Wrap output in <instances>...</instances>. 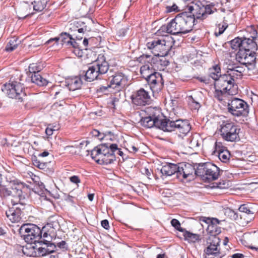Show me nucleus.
<instances>
[{
  "label": "nucleus",
  "instance_id": "nucleus-1",
  "mask_svg": "<svg viewBox=\"0 0 258 258\" xmlns=\"http://www.w3.org/2000/svg\"><path fill=\"white\" fill-rule=\"evenodd\" d=\"M140 123L143 126L147 128L155 126L164 132H172L177 130L183 134L188 133L191 128L190 124L187 120L181 119L176 120L175 122L158 123L157 121H156V119H153L148 116L143 117L140 120Z\"/></svg>",
  "mask_w": 258,
  "mask_h": 258
},
{
  "label": "nucleus",
  "instance_id": "nucleus-2",
  "mask_svg": "<svg viewBox=\"0 0 258 258\" xmlns=\"http://www.w3.org/2000/svg\"><path fill=\"white\" fill-rule=\"evenodd\" d=\"M115 150H117L116 144H102L91 151V156L97 163L107 165L115 160Z\"/></svg>",
  "mask_w": 258,
  "mask_h": 258
},
{
  "label": "nucleus",
  "instance_id": "nucleus-3",
  "mask_svg": "<svg viewBox=\"0 0 258 258\" xmlns=\"http://www.w3.org/2000/svg\"><path fill=\"white\" fill-rule=\"evenodd\" d=\"M2 90L9 98L22 102L26 97L24 85L21 78L10 80L2 87Z\"/></svg>",
  "mask_w": 258,
  "mask_h": 258
},
{
  "label": "nucleus",
  "instance_id": "nucleus-4",
  "mask_svg": "<svg viewBox=\"0 0 258 258\" xmlns=\"http://www.w3.org/2000/svg\"><path fill=\"white\" fill-rule=\"evenodd\" d=\"M109 69V64L103 55L99 56L93 64L89 67L83 76L87 82H92L99 79L100 75L106 73Z\"/></svg>",
  "mask_w": 258,
  "mask_h": 258
},
{
  "label": "nucleus",
  "instance_id": "nucleus-5",
  "mask_svg": "<svg viewBox=\"0 0 258 258\" xmlns=\"http://www.w3.org/2000/svg\"><path fill=\"white\" fill-rule=\"evenodd\" d=\"M24 188L23 183L17 179L10 180L7 186H0V197L3 198L11 197V200H18L20 202L25 199V196L23 194L22 189Z\"/></svg>",
  "mask_w": 258,
  "mask_h": 258
},
{
  "label": "nucleus",
  "instance_id": "nucleus-6",
  "mask_svg": "<svg viewBox=\"0 0 258 258\" xmlns=\"http://www.w3.org/2000/svg\"><path fill=\"white\" fill-rule=\"evenodd\" d=\"M196 172L197 175L201 176L205 182H210L217 180L222 170L212 163L206 162L199 164Z\"/></svg>",
  "mask_w": 258,
  "mask_h": 258
},
{
  "label": "nucleus",
  "instance_id": "nucleus-7",
  "mask_svg": "<svg viewBox=\"0 0 258 258\" xmlns=\"http://www.w3.org/2000/svg\"><path fill=\"white\" fill-rule=\"evenodd\" d=\"M173 44V39L168 38L167 39H154L148 42L146 46L155 56H166L172 47Z\"/></svg>",
  "mask_w": 258,
  "mask_h": 258
},
{
  "label": "nucleus",
  "instance_id": "nucleus-8",
  "mask_svg": "<svg viewBox=\"0 0 258 258\" xmlns=\"http://www.w3.org/2000/svg\"><path fill=\"white\" fill-rule=\"evenodd\" d=\"M240 128L234 122L223 121L220 125L219 131L222 139L226 141L234 142L240 140L239 134Z\"/></svg>",
  "mask_w": 258,
  "mask_h": 258
},
{
  "label": "nucleus",
  "instance_id": "nucleus-9",
  "mask_svg": "<svg viewBox=\"0 0 258 258\" xmlns=\"http://www.w3.org/2000/svg\"><path fill=\"white\" fill-rule=\"evenodd\" d=\"M19 232L28 244H35L42 237V231L37 225L32 224H23Z\"/></svg>",
  "mask_w": 258,
  "mask_h": 258
},
{
  "label": "nucleus",
  "instance_id": "nucleus-10",
  "mask_svg": "<svg viewBox=\"0 0 258 258\" xmlns=\"http://www.w3.org/2000/svg\"><path fill=\"white\" fill-rule=\"evenodd\" d=\"M235 79L234 76L224 74L215 82L214 87L222 88L229 95H234L238 93V86Z\"/></svg>",
  "mask_w": 258,
  "mask_h": 258
},
{
  "label": "nucleus",
  "instance_id": "nucleus-11",
  "mask_svg": "<svg viewBox=\"0 0 258 258\" xmlns=\"http://www.w3.org/2000/svg\"><path fill=\"white\" fill-rule=\"evenodd\" d=\"M228 110L234 116H245L248 113V105L244 100L234 97L228 103Z\"/></svg>",
  "mask_w": 258,
  "mask_h": 258
},
{
  "label": "nucleus",
  "instance_id": "nucleus-12",
  "mask_svg": "<svg viewBox=\"0 0 258 258\" xmlns=\"http://www.w3.org/2000/svg\"><path fill=\"white\" fill-rule=\"evenodd\" d=\"M220 242L219 237L215 236L209 238L207 246L204 249L205 258H222L220 249L218 248Z\"/></svg>",
  "mask_w": 258,
  "mask_h": 258
},
{
  "label": "nucleus",
  "instance_id": "nucleus-13",
  "mask_svg": "<svg viewBox=\"0 0 258 258\" xmlns=\"http://www.w3.org/2000/svg\"><path fill=\"white\" fill-rule=\"evenodd\" d=\"M255 54L254 52L239 50L236 54V60L248 70H252L255 67Z\"/></svg>",
  "mask_w": 258,
  "mask_h": 258
},
{
  "label": "nucleus",
  "instance_id": "nucleus-14",
  "mask_svg": "<svg viewBox=\"0 0 258 258\" xmlns=\"http://www.w3.org/2000/svg\"><path fill=\"white\" fill-rule=\"evenodd\" d=\"M176 16L182 33H187L192 30L195 22V16L194 14L185 12Z\"/></svg>",
  "mask_w": 258,
  "mask_h": 258
},
{
  "label": "nucleus",
  "instance_id": "nucleus-15",
  "mask_svg": "<svg viewBox=\"0 0 258 258\" xmlns=\"http://www.w3.org/2000/svg\"><path fill=\"white\" fill-rule=\"evenodd\" d=\"M197 169L189 163H180L178 164L177 178L179 179H187L190 180L197 175Z\"/></svg>",
  "mask_w": 258,
  "mask_h": 258
},
{
  "label": "nucleus",
  "instance_id": "nucleus-16",
  "mask_svg": "<svg viewBox=\"0 0 258 258\" xmlns=\"http://www.w3.org/2000/svg\"><path fill=\"white\" fill-rule=\"evenodd\" d=\"M110 86L112 89L119 92L124 89L127 86V78L121 72H116L109 78Z\"/></svg>",
  "mask_w": 258,
  "mask_h": 258
},
{
  "label": "nucleus",
  "instance_id": "nucleus-17",
  "mask_svg": "<svg viewBox=\"0 0 258 258\" xmlns=\"http://www.w3.org/2000/svg\"><path fill=\"white\" fill-rule=\"evenodd\" d=\"M146 80L153 93L159 92L163 87V80L159 72H156Z\"/></svg>",
  "mask_w": 258,
  "mask_h": 258
},
{
  "label": "nucleus",
  "instance_id": "nucleus-18",
  "mask_svg": "<svg viewBox=\"0 0 258 258\" xmlns=\"http://www.w3.org/2000/svg\"><path fill=\"white\" fill-rule=\"evenodd\" d=\"M59 40L60 41L62 45H65L68 47L72 46L74 48H77L79 46L78 43L72 38V36L66 32L61 33L59 37L50 39L46 43L50 44L52 42L55 41L57 44Z\"/></svg>",
  "mask_w": 258,
  "mask_h": 258
},
{
  "label": "nucleus",
  "instance_id": "nucleus-19",
  "mask_svg": "<svg viewBox=\"0 0 258 258\" xmlns=\"http://www.w3.org/2000/svg\"><path fill=\"white\" fill-rule=\"evenodd\" d=\"M203 221L208 224L207 230L211 235L209 238L212 239L221 232V227L218 226L221 224V221L215 218L205 217Z\"/></svg>",
  "mask_w": 258,
  "mask_h": 258
},
{
  "label": "nucleus",
  "instance_id": "nucleus-20",
  "mask_svg": "<svg viewBox=\"0 0 258 258\" xmlns=\"http://www.w3.org/2000/svg\"><path fill=\"white\" fill-rule=\"evenodd\" d=\"M132 101L137 105L145 106L150 102L151 97L148 92L141 88L137 92L135 97H132Z\"/></svg>",
  "mask_w": 258,
  "mask_h": 258
},
{
  "label": "nucleus",
  "instance_id": "nucleus-21",
  "mask_svg": "<svg viewBox=\"0 0 258 258\" xmlns=\"http://www.w3.org/2000/svg\"><path fill=\"white\" fill-rule=\"evenodd\" d=\"M257 33L255 30L253 31L252 38H244L242 39V48L239 50H245V51L254 52L256 50L257 44L254 41V39L256 37Z\"/></svg>",
  "mask_w": 258,
  "mask_h": 258
},
{
  "label": "nucleus",
  "instance_id": "nucleus-22",
  "mask_svg": "<svg viewBox=\"0 0 258 258\" xmlns=\"http://www.w3.org/2000/svg\"><path fill=\"white\" fill-rule=\"evenodd\" d=\"M146 112L147 113L149 117H151V118L153 119H156V121H157L158 123L164 122H175V121L162 118V113L161 112V110L159 108L157 107H149L146 108Z\"/></svg>",
  "mask_w": 258,
  "mask_h": 258
},
{
  "label": "nucleus",
  "instance_id": "nucleus-23",
  "mask_svg": "<svg viewBox=\"0 0 258 258\" xmlns=\"http://www.w3.org/2000/svg\"><path fill=\"white\" fill-rule=\"evenodd\" d=\"M178 20L177 16L172 19L166 26H163L161 29L163 31L166 30L168 33L173 35H177L181 33V29L180 25L178 24Z\"/></svg>",
  "mask_w": 258,
  "mask_h": 258
},
{
  "label": "nucleus",
  "instance_id": "nucleus-24",
  "mask_svg": "<svg viewBox=\"0 0 258 258\" xmlns=\"http://www.w3.org/2000/svg\"><path fill=\"white\" fill-rule=\"evenodd\" d=\"M82 81L79 77L68 78L66 81V86L71 91H75L81 88Z\"/></svg>",
  "mask_w": 258,
  "mask_h": 258
},
{
  "label": "nucleus",
  "instance_id": "nucleus-25",
  "mask_svg": "<svg viewBox=\"0 0 258 258\" xmlns=\"http://www.w3.org/2000/svg\"><path fill=\"white\" fill-rule=\"evenodd\" d=\"M178 164L168 163L163 166L160 172L163 176H169L177 173Z\"/></svg>",
  "mask_w": 258,
  "mask_h": 258
},
{
  "label": "nucleus",
  "instance_id": "nucleus-26",
  "mask_svg": "<svg viewBox=\"0 0 258 258\" xmlns=\"http://www.w3.org/2000/svg\"><path fill=\"white\" fill-rule=\"evenodd\" d=\"M6 215L9 220L13 223H17L20 221L24 216L16 210L14 207L10 208L6 212Z\"/></svg>",
  "mask_w": 258,
  "mask_h": 258
},
{
  "label": "nucleus",
  "instance_id": "nucleus-27",
  "mask_svg": "<svg viewBox=\"0 0 258 258\" xmlns=\"http://www.w3.org/2000/svg\"><path fill=\"white\" fill-rule=\"evenodd\" d=\"M141 74L143 78L147 80L153 74L156 72L155 68L152 62L145 64L142 66L140 69Z\"/></svg>",
  "mask_w": 258,
  "mask_h": 258
},
{
  "label": "nucleus",
  "instance_id": "nucleus-28",
  "mask_svg": "<svg viewBox=\"0 0 258 258\" xmlns=\"http://www.w3.org/2000/svg\"><path fill=\"white\" fill-rule=\"evenodd\" d=\"M216 150L220 160L223 163H228L230 160V154L227 149H222L218 146L217 143H215Z\"/></svg>",
  "mask_w": 258,
  "mask_h": 258
},
{
  "label": "nucleus",
  "instance_id": "nucleus-29",
  "mask_svg": "<svg viewBox=\"0 0 258 258\" xmlns=\"http://www.w3.org/2000/svg\"><path fill=\"white\" fill-rule=\"evenodd\" d=\"M152 63L154 64V67H156L157 69H163V67L167 66L169 61L166 59L165 56H155L151 60Z\"/></svg>",
  "mask_w": 258,
  "mask_h": 258
},
{
  "label": "nucleus",
  "instance_id": "nucleus-30",
  "mask_svg": "<svg viewBox=\"0 0 258 258\" xmlns=\"http://www.w3.org/2000/svg\"><path fill=\"white\" fill-rule=\"evenodd\" d=\"M36 252L34 255L37 257L43 256L48 254L46 248V244L44 241L42 243V241H39L35 244Z\"/></svg>",
  "mask_w": 258,
  "mask_h": 258
},
{
  "label": "nucleus",
  "instance_id": "nucleus-31",
  "mask_svg": "<svg viewBox=\"0 0 258 258\" xmlns=\"http://www.w3.org/2000/svg\"><path fill=\"white\" fill-rule=\"evenodd\" d=\"M31 78V81L32 83L36 84L39 86H44L47 85L48 81L42 77L39 73H35V74H32L30 76Z\"/></svg>",
  "mask_w": 258,
  "mask_h": 258
},
{
  "label": "nucleus",
  "instance_id": "nucleus-32",
  "mask_svg": "<svg viewBox=\"0 0 258 258\" xmlns=\"http://www.w3.org/2000/svg\"><path fill=\"white\" fill-rule=\"evenodd\" d=\"M77 24H79L80 26H82L81 24H82V25H83L82 27L78 28L76 30H75L76 33L74 34V35H76V38L77 40H81L83 38V35L84 32L86 31H90L91 30V29L88 28L87 26L85 25V24L83 22H77Z\"/></svg>",
  "mask_w": 258,
  "mask_h": 258
},
{
  "label": "nucleus",
  "instance_id": "nucleus-33",
  "mask_svg": "<svg viewBox=\"0 0 258 258\" xmlns=\"http://www.w3.org/2000/svg\"><path fill=\"white\" fill-rule=\"evenodd\" d=\"M201 141V139L198 135L190 136L187 139L189 147L191 149L199 147L200 145Z\"/></svg>",
  "mask_w": 258,
  "mask_h": 258
},
{
  "label": "nucleus",
  "instance_id": "nucleus-34",
  "mask_svg": "<svg viewBox=\"0 0 258 258\" xmlns=\"http://www.w3.org/2000/svg\"><path fill=\"white\" fill-rule=\"evenodd\" d=\"M182 232L184 239L189 242L195 243L199 240V234L192 233L185 229Z\"/></svg>",
  "mask_w": 258,
  "mask_h": 258
},
{
  "label": "nucleus",
  "instance_id": "nucleus-35",
  "mask_svg": "<svg viewBox=\"0 0 258 258\" xmlns=\"http://www.w3.org/2000/svg\"><path fill=\"white\" fill-rule=\"evenodd\" d=\"M221 75V68L218 64L214 65L209 69V76L215 80V82L219 79Z\"/></svg>",
  "mask_w": 258,
  "mask_h": 258
},
{
  "label": "nucleus",
  "instance_id": "nucleus-36",
  "mask_svg": "<svg viewBox=\"0 0 258 258\" xmlns=\"http://www.w3.org/2000/svg\"><path fill=\"white\" fill-rule=\"evenodd\" d=\"M23 200L18 201V200H11L12 203L14 208L20 212V213L24 215L23 213L26 208V204L22 202Z\"/></svg>",
  "mask_w": 258,
  "mask_h": 258
},
{
  "label": "nucleus",
  "instance_id": "nucleus-37",
  "mask_svg": "<svg viewBox=\"0 0 258 258\" xmlns=\"http://www.w3.org/2000/svg\"><path fill=\"white\" fill-rule=\"evenodd\" d=\"M47 0H34L32 2L34 10L38 12L42 11L45 8Z\"/></svg>",
  "mask_w": 258,
  "mask_h": 258
},
{
  "label": "nucleus",
  "instance_id": "nucleus-38",
  "mask_svg": "<svg viewBox=\"0 0 258 258\" xmlns=\"http://www.w3.org/2000/svg\"><path fill=\"white\" fill-rule=\"evenodd\" d=\"M215 91L214 92V96L219 101H222L224 98H225L227 94V92L222 90V88L215 87Z\"/></svg>",
  "mask_w": 258,
  "mask_h": 258
},
{
  "label": "nucleus",
  "instance_id": "nucleus-39",
  "mask_svg": "<svg viewBox=\"0 0 258 258\" xmlns=\"http://www.w3.org/2000/svg\"><path fill=\"white\" fill-rule=\"evenodd\" d=\"M28 244L25 248L23 249V252L24 254L29 256H36L34 254L35 253V244Z\"/></svg>",
  "mask_w": 258,
  "mask_h": 258
},
{
  "label": "nucleus",
  "instance_id": "nucleus-40",
  "mask_svg": "<svg viewBox=\"0 0 258 258\" xmlns=\"http://www.w3.org/2000/svg\"><path fill=\"white\" fill-rule=\"evenodd\" d=\"M19 44L18 40L16 38H12L10 39L7 44L6 50L7 51H12L15 50L18 46Z\"/></svg>",
  "mask_w": 258,
  "mask_h": 258
},
{
  "label": "nucleus",
  "instance_id": "nucleus-41",
  "mask_svg": "<svg viewBox=\"0 0 258 258\" xmlns=\"http://www.w3.org/2000/svg\"><path fill=\"white\" fill-rule=\"evenodd\" d=\"M225 66H226V69L227 70L226 74L233 75L234 71L236 67V63L232 62L229 59H227L225 60Z\"/></svg>",
  "mask_w": 258,
  "mask_h": 258
},
{
  "label": "nucleus",
  "instance_id": "nucleus-42",
  "mask_svg": "<svg viewBox=\"0 0 258 258\" xmlns=\"http://www.w3.org/2000/svg\"><path fill=\"white\" fill-rule=\"evenodd\" d=\"M188 104L190 108L192 110H199L201 107L200 103L195 100L192 96L188 97Z\"/></svg>",
  "mask_w": 258,
  "mask_h": 258
},
{
  "label": "nucleus",
  "instance_id": "nucleus-43",
  "mask_svg": "<svg viewBox=\"0 0 258 258\" xmlns=\"http://www.w3.org/2000/svg\"><path fill=\"white\" fill-rule=\"evenodd\" d=\"M32 162L33 165L37 168L45 170L47 168L48 163L42 162L38 160L36 156L32 158Z\"/></svg>",
  "mask_w": 258,
  "mask_h": 258
},
{
  "label": "nucleus",
  "instance_id": "nucleus-44",
  "mask_svg": "<svg viewBox=\"0 0 258 258\" xmlns=\"http://www.w3.org/2000/svg\"><path fill=\"white\" fill-rule=\"evenodd\" d=\"M242 40L239 38H236L230 41L232 49L235 50L242 48Z\"/></svg>",
  "mask_w": 258,
  "mask_h": 258
},
{
  "label": "nucleus",
  "instance_id": "nucleus-45",
  "mask_svg": "<svg viewBox=\"0 0 258 258\" xmlns=\"http://www.w3.org/2000/svg\"><path fill=\"white\" fill-rule=\"evenodd\" d=\"M29 74L28 76L30 77L32 74H35V73H39L41 70V67L37 63H32L29 66Z\"/></svg>",
  "mask_w": 258,
  "mask_h": 258
},
{
  "label": "nucleus",
  "instance_id": "nucleus-46",
  "mask_svg": "<svg viewBox=\"0 0 258 258\" xmlns=\"http://www.w3.org/2000/svg\"><path fill=\"white\" fill-rule=\"evenodd\" d=\"M239 211L241 212L244 213L248 215H253L254 212L252 210V208L250 207L249 205L247 204L241 205L239 208Z\"/></svg>",
  "mask_w": 258,
  "mask_h": 258
},
{
  "label": "nucleus",
  "instance_id": "nucleus-47",
  "mask_svg": "<svg viewBox=\"0 0 258 258\" xmlns=\"http://www.w3.org/2000/svg\"><path fill=\"white\" fill-rule=\"evenodd\" d=\"M44 242L46 244L45 246L46 247L48 254L53 253L55 251L56 246L54 243H51L47 240H45Z\"/></svg>",
  "mask_w": 258,
  "mask_h": 258
},
{
  "label": "nucleus",
  "instance_id": "nucleus-48",
  "mask_svg": "<svg viewBox=\"0 0 258 258\" xmlns=\"http://www.w3.org/2000/svg\"><path fill=\"white\" fill-rule=\"evenodd\" d=\"M244 69L242 67L239 66L236 64L233 76H234L235 79H237L242 75V73L244 72Z\"/></svg>",
  "mask_w": 258,
  "mask_h": 258
},
{
  "label": "nucleus",
  "instance_id": "nucleus-49",
  "mask_svg": "<svg viewBox=\"0 0 258 258\" xmlns=\"http://www.w3.org/2000/svg\"><path fill=\"white\" fill-rule=\"evenodd\" d=\"M197 12L196 16H195L198 19H204L206 18L205 12L204 11V8L203 6L202 7L196 9Z\"/></svg>",
  "mask_w": 258,
  "mask_h": 258
},
{
  "label": "nucleus",
  "instance_id": "nucleus-50",
  "mask_svg": "<svg viewBox=\"0 0 258 258\" xmlns=\"http://www.w3.org/2000/svg\"><path fill=\"white\" fill-rule=\"evenodd\" d=\"M171 224L173 227H174L175 229L178 230L179 231L182 232L185 229L181 227L179 221L176 219H173L171 221Z\"/></svg>",
  "mask_w": 258,
  "mask_h": 258
},
{
  "label": "nucleus",
  "instance_id": "nucleus-51",
  "mask_svg": "<svg viewBox=\"0 0 258 258\" xmlns=\"http://www.w3.org/2000/svg\"><path fill=\"white\" fill-rule=\"evenodd\" d=\"M204 8V11L205 12L206 17L208 15L214 13V10H216V9L214 8V5H207L206 6H203Z\"/></svg>",
  "mask_w": 258,
  "mask_h": 258
},
{
  "label": "nucleus",
  "instance_id": "nucleus-52",
  "mask_svg": "<svg viewBox=\"0 0 258 258\" xmlns=\"http://www.w3.org/2000/svg\"><path fill=\"white\" fill-rule=\"evenodd\" d=\"M179 11L178 7L175 4H173L172 6H167L166 7V12L167 13L177 12Z\"/></svg>",
  "mask_w": 258,
  "mask_h": 258
},
{
  "label": "nucleus",
  "instance_id": "nucleus-53",
  "mask_svg": "<svg viewBox=\"0 0 258 258\" xmlns=\"http://www.w3.org/2000/svg\"><path fill=\"white\" fill-rule=\"evenodd\" d=\"M110 86V83H109V84H108L106 86H100L98 90L102 93H106V91H108V90L112 89V87Z\"/></svg>",
  "mask_w": 258,
  "mask_h": 258
},
{
  "label": "nucleus",
  "instance_id": "nucleus-54",
  "mask_svg": "<svg viewBox=\"0 0 258 258\" xmlns=\"http://www.w3.org/2000/svg\"><path fill=\"white\" fill-rule=\"evenodd\" d=\"M55 131H56V130L53 128L52 126L49 125L45 130V133L46 135L49 137L53 134V132Z\"/></svg>",
  "mask_w": 258,
  "mask_h": 258
},
{
  "label": "nucleus",
  "instance_id": "nucleus-55",
  "mask_svg": "<svg viewBox=\"0 0 258 258\" xmlns=\"http://www.w3.org/2000/svg\"><path fill=\"white\" fill-rule=\"evenodd\" d=\"M227 27V26H225L224 25H222L221 27H220L218 29V31H216L215 32V35L218 36L222 34L224 32Z\"/></svg>",
  "mask_w": 258,
  "mask_h": 258
},
{
  "label": "nucleus",
  "instance_id": "nucleus-56",
  "mask_svg": "<svg viewBox=\"0 0 258 258\" xmlns=\"http://www.w3.org/2000/svg\"><path fill=\"white\" fill-rule=\"evenodd\" d=\"M70 180L72 183L76 184H78L81 182L79 177L76 175H74L70 177Z\"/></svg>",
  "mask_w": 258,
  "mask_h": 258
},
{
  "label": "nucleus",
  "instance_id": "nucleus-57",
  "mask_svg": "<svg viewBox=\"0 0 258 258\" xmlns=\"http://www.w3.org/2000/svg\"><path fill=\"white\" fill-rule=\"evenodd\" d=\"M91 133L93 136L97 137L98 139L101 140L103 138L101 133L97 130H94L92 131Z\"/></svg>",
  "mask_w": 258,
  "mask_h": 258
},
{
  "label": "nucleus",
  "instance_id": "nucleus-58",
  "mask_svg": "<svg viewBox=\"0 0 258 258\" xmlns=\"http://www.w3.org/2000/svg\"><path fill=\"white\" fill-rule=\"evenodd\" d=\"M57 246L60 249H67V243L65 241L62 240L58 243Z\"/></svg>",
  "mask_w": 258,
  "mask_h": 258
},
{
  "label": "nucleus",
  "instance_id": "nucleus-59",
  "mask_svg": "<svg viewBox=\"0 0 258 258\" xmlns=\"http://www.w3.org/2000/svg\"><path fill=\"white\" fill-rule=\"evenodd\" d=\"M102 226L105 229H108L109 228V222L107 220H103L101 221Z\"/></svg>",
  "mask_w": 258,
  "mask_h": 258
},
{
  "label": "nucleus",
  "instance_id": "nucleus-60",
  "mask_svg": "<svg viewBox=\"0 0 258 258\" xmlns=\"http://www.w3.org/2000/svg\"><path fill=\"white\" fill-rule=\"evenodd\" d=\"M128 150L130 152L133 153H136L138 151V149L133 145L129 146Z\"/></svg>",
  "mask_w": 258,
  "mask_h": 258
},
{
  "label": "nucleus",
  "instance_id": "nucleus-61",
  "mask_svg": "<svg viewBox=\"0 0 258 258\" xmlns=\"http://www.w3.org/2000/svg\"><path fill=\"white\" fill-rule=\"evenodd\" d=\"M126 30L125 29H121L118 31L117 34L119 37H123L125 36Z\"/></svg>",
  "mask_w": 258,
  "mask_h": 258
},
{
  "label": "nucleus",
  "instance_id": "nucleus-62",
  "mask_svg": "<svg viewBox=\"0 0 258 258\" xmlns=\"http://www.w3.org/2000/svg\"><path fill=\"white\" fill-rule=\"evenodd\" d=\"M244 255L242 253H234L231 255L232 258H244Z\"/></svg>",
  "mask_w": 258,
  "mask_h": 258
},
{
  "label": "nucleus",
  "instance_id": "nucleus-63",
  "mask_svg": "<svg viewBox=\"0 0 258 258\" xmlns=\"http://www.w3.org/2000/svg\"><path fill=\"white\" fill-rule=\"evenodd\" d=\"M229 214H230V216L232 217L234 219H236L238 218V215L233 210H229Z\"/></svg>",
  "mask_w": 258,
  "mask_h": 258
},
{
  "label": "nucleus",
  "instance_id": "nucleus-64",
  "mask_svg": "<svg viewBox=\"0 0 258 258\" xmlns=\"http://www.w3.org/2000/svg\"><path fill=\"white\" fill-rule=\"evenodd\" d=\"M48 225L50 227L55 229V228L57 227V225H58V223L56 221H53L52 222H50V223H48Z\"/></svg>",
  "mask_w": 258,
  "mask_h": 258
}]
</instances>
